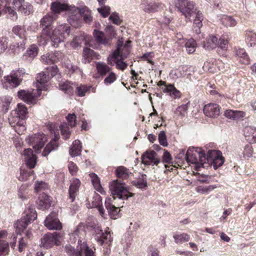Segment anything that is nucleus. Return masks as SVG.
Segmentation results:
<instances>
[{
  "instance_id": "f257e3e1",
  "label": "nucleus",
  "mask_w": 256,
  "mask_h": 256,
  "mask_svg": "<svg viewBox=\"0 0 256 256\" xmlns=\"http://www.w3.org/2000/svg\"><path fill=\"white\" fill-rule=\"evenodd\" d=\"M57 16L52 12L44 16L40 21V25L44 26L40 36L38 38L40 44L45 46L51 40L52 45L57 47L59 44L64 42L70 36V28L66 24L58 26L52 32L48 28L56 20Z\"/></svg>"
},
{
  "instance_id": "f03ea898",
  "label": "nucleus",
  "mask_w": 256,
  "mask_h": 256,
  "mask_svg": "<svg viewBox=\"0 0 256 256\" xmlns=\"http://www.w3.org/2000/svg\"><path fill=\"white\" fill-rule=\"evenodd\" d=\"M14 113L16 116L9 118L10 124L18 134H22L26 130L24 119L28 114V110L24 105L18 104Z\"/></svg>"
},
{
  "instance_id": "7ed1b4c3",
  "label": "nucleus",
  "mask_w": 256,
  "mask_h": 256,
  "mask_svg": "<svg viewBox=\"0 0 256 256\" xmlns=\"http://www.w3.org/2000/svg\"><path fill=\"white\" fill-rule=\"evenodd\" d=\"M186 160L188 164L195 166L196 170L201 166H204L206 164V156L204 152L200 148L190 146L186 154Z\"/></svg>"
},
{
  "instance_id": "20e7f679",
  "label": "nucleus",
  "mask_w": 256,
  "mask_h": 256,
  "mask_svg": "<svg viewBox=\"0 0 256 256\" xmlns=\"http://www.w3.org/2000/svg\"><path fill=\"white\" fill-rule=\"evenodd\" d=\"M26 215L18 220L14 224L16 228V234H20L27 227L28 225L32 222L34 220L37 218V214L35 209L33 208H30L26 209Z\"/></svg>"
},
{
  "instance_id": "39448f33",
  "label": "nucleus",
  "mask_w": 256,
  "mask_h": 256,
  "mask_svg": "<svg viewBox=\"0 0 256 256\" xmlns=\"http://www.w3.org/2000/svg\"><path fill=\"white\" fill-rule=\"evenodd\" d=\"M123 42V38L119 39L116 49L108 58V62L112 66L115 64L116 68L122 70H124L128 66V64L124 62V60L126 58H123L120 54V50Z\"/></svg>"
},
{
  "instance_id": "423d86ee",
  "label": "nucleus",
  "mask_w": 256,
  "mask_h": 256,
  "mask_svg": "<svg viewBox=\"0 0 256 256\" xmlns=\"http://www.w3.org/2000/svg\"><path fill=\"white\" fill-rule=\"evenodd\" d=\"M110 190L113 195L114 198L116 196L120 199L126 200L133 196L128 190L124 183H120L118 180L112 181L110 184Z\"/></svg>"
},
{
  "instance_id": "0eeeda50",
  "label": "nucleus",
  "mask_w": 256,
  "mask_h": 256,
  "mask_svg": "<svg viewBox=\"0 0 256 256\" xmlns=\"http://www.w3.org/2000/svg\"><path fill=\"white\" fill-rule=\"evenodd\" d=\"M47 140V136L41 132L30 134L26 138V143L32 146L36 152H40Z\"/></svg>"
},
{
  "instance_id": "6e6552de",
  "label": "nucleus",
  "mask_w": 256,
  "mask_h": 256,
  "mask_svg": "<svg viewBox=\"0 0 256 256\" xmlns=\"http://www.w3.org/2000/svg\"><path fill=\"white\" fill-rule=\"evenodd\" d=\"M22 70H13L4 77L3 86L6 88H14L18 86L22 82Z\"/></svg>"
},
{
  "instance_id": "1a4fd4ad",
  "label": "nucleus",
  "mask_w": 256,
  "mask_h": 256,
  "mask_svg": "<svg viewBox=\"0 0 256 256\" xmlns=\"http://www.w3.org/2000/svg\"><path fill=\"white\" fill-rule=\"evenodd\" d=\"M62 240V235L56 232L46 234L42 238L40 246L46 248H50L54 245L58 246Z\"/></svg>"
},
{
  "instance_id": "9d476101",
  "label": "nucleus",
  "mask_w": 256,
  "mask_h": 256,
  "mask_svg": "<svg viewBox=\"0 0 256 256\" xmlns=\"http://www.w3.org/2000/svg\"><path fill=\"white\" fill-rule=\"evenodd\" d=\"M176 6L186 18L190 20L194 12V4L188 0H178Z\"/></svg>"
},
{
  "instance_id": "9b49d317",
  "label": "nucleus",
  "mask_w": 256,
  "mask_h": 256,
  "mask_svg": "<svg viewBox=\"0 0 256 256\" xmlns=\"http://www.w3.org/2000/svg\"><path fill=\"white\" fill-rule=\"evenodd\" d=\"M206 160V164H212L215 170L221 166L224 162L222 153L216 150H209L207 154Z\"/></svg>"
},
{
  "instance_id": "f8f14e48",
  "label": "nucleus",
  "mask_w": 256,
  "mask_h": 256,
  "mask_svg": "<svg viewBox=\"0 0 256 256\" xmlns=\"http://www.w3.org/2000/svg\"><path fill=\"white\" fill-rule=\"evenodd\" d=\"M12 4L15 10L25 16L29 15L33 11L32 5L24 0H14Z\"/></svg>"
},
{
  "instance_id": "ddd939ff",
  "label": "nucleus",
  "mask_w": 256,
  "mask_h": 256,
  "mask_svg": "<svg viewBox=\"0 0 256 256\" xmlns=\"http://www.w3.org/2000/svg\"><path fill=\"white\" fill-rule=\"evenodd\" d=\"M44 226L50 230H60L62 224L56 217V212H52L46 218Z\"/></svg>"
},
{
  "instance_id": "4468645a",
  "label": "nucleus",
  "mask_w": 256,
  "mask_h": 256,
  "mask_svg": "<svg viewBox=\"0 0 256 256\" xmlns=\"http://www.w3.org/2000/svg\"><path fill=\"white\" fill-rule=\"evenodd\" d=\"M220 107L214 103H210L204 107V113L208 117L216 118L220 114Z\"/></svg>"
},
{
  "instance_id": "2eb2a0df",
  "label": "nucleus",
  "mask_w": 256,
  "mask_h": 256,
  "mask_svg": "<svg viewBox=\"0 0 256 256\" xmlns=\"http://www.w3.org/2000/svg\"><path fill=\"white\" fill-rule=\"evenodd\" d=\"M76 256H95L93 250L88 245L86 242L78 241Z\"/></svg>"
},
{
  "instance_id": "dca6fc26",
  "label": "nucleus",
  "mask_w": 256,
  "mask_h": 256,
  "mask_svg": "<svg viewBox=\"0 0 256 256\" xmlns=\"http://www.w3.org/2000/svg\"><path fill=\"white\" fill-rule=\"evenodd\" d=\"M156 152L153 150L146 151L142 156V163L145 165H156L160 163Z\"/></svg>"
},
{
  "instance_id": "f3484780",
  "label": "nucleus",
  "mask_w": 256,
  "mask_h": 256,
  "mask_svg": "<svg viewBox=\"0 0 256 256\" xmlns=\"http://www.w3.org/2000/svg\"><path fill=\"white\" fill-rule=\"evenodd\" d=\"M76 8L74 6H69L65 2V0L64 1L63 3L59 1H56L52 3L51 4V10L52 12L55 15L60 13L63 11L66 10H76Z\"/></svg>"
},
{
  "instance_id": "a211bd4d",
  "label": "nucleus",
  "mask_w": 256,
  "mask_h": 256,
  "mask_svg": "<svg viewBox=\"0 0 256 256\" xmlns=\"http://www.w3.org/2000/svg\"><path fill=\"white\" fill-rule=\"evenodd\" d=\"M22 157L26 162V165L30 168H34L37 161L36 156L34 154L32 150L30 148L25 149L22 154Z\"/></svg>"
},
{
  "instance_id": "6ab92c4d",
  "label": "nucleus",
  "mask_w": 256,
  "mask_h": 256,
  "mask_svg": "<svg viewBox=\"0 0 256 256\" xmlns=\"http://www.w3.org/2000/svg\"><path fill=\"white\" fill-rule=\"evenodd\" d=\"M48 76L44 72L38 74L36 76V87L37 88L38 96H40L41 94V91L42 90H46V84L49 80Z\"/></svg>"
},
{
  "instance_id": "aec40b11",
  "label": "nucleus",
  "mask_w": 256,
  "mask_h": 256,
  "mask_svg": "<svg viewBox=\"0 0 256 256\" xmlns=\"http://www.w3.org/2000/svg\"><path fill=\"white\" fill-rule=\"evenodd\" d=\"M50 197L46 194L40 195L37 201V204L39 209L45 210L48 209L51 206Z\"/></svg>"
},
{
  "instance_id": "412c9836",
  "label": "nucleus",
  "mask_w": 256,
  "mask_h": 256,
  "mask_svg": "<svg viewBox=\"0 0 256 256\" xmlns=\"http://www.w3.org/2000/svg\"><path fill=\"white\" fill-rule=\"evenodd\" d=\"M80 181L76 178H74L70 180V184L69 188L70 198L73 202L80 186Z\"/></svg>"
},
{
  "instance_id": "4be33fe9",
  "label": "nucleus",
  "mask_w": 256,
  "mask_h": 256,
  "mask_svg": "<svg viewBox=\"0 0 256 256\" xmlns=\"http://www.w3.org/2000/svg\"><path fill=\"white\" fill-rule=\"evenodd\" d=\"M219 20L221 24L226 28H232L236 26L237 20L232 16L222 15L220 16Z\"/></svg>"
},
{
  "instance_id": "5701e85b",
  "label": "nucleus",
  "mask_w": 256,
  "mask_h": 256,
  "mask_svg": "<svg viewBox=\"0 0 256 256\" xmlns=\"http://www.w3.org/2000/svg\"><path fill=\"white\" fill-rule=\"evenodd\" d=\"M162 6L161 4L155 3H149L147 2H144L140 4L141 8L146 12H155L158 11Z\"/></svg>"
},
{
  "instance_id": "b1692460",
  "label": "nucleus",
  "mask_w": 256,
  "mask_h": 256,
  "mask_svg": "<svg viewBox=\"0 0 256 256\" xmlns=\"http://www.w3.org/2000/svg\"><path fill=\"white\" fill-rule=\"evenodd\" d=\"M34 92L31 93L25 90H20L18 92V96L20 99L27 103H32L35 100V97L38 96L34 94Z\"/></svg>"
},
{
  "instance_id": "393cba45",
  "label": "nucleus",
  "mask_w": 256,
  "mask_h": 256,
  "mask_svg": "<svg viewBox=\"0 0 256 256\" xmlns=\"http://www.w3.org/2000/svg\"><path fill=\"white\" fill-rule=\"evenodd\" d=\"M58 138L59 136H56L46 146L42 153V156H46L52 150H54L58 148Z\"/></svg>"
},
{
  "instance_id": "a878e982",
  "label": "nucleus",
  "mask_w": 256,
  "mask_h": 256,
  "mask_svg": "<svg viewBox=\"0 0 256 256\" xmlns=\"http://www.w3.org/2000/svg\"><path fill=\"white\" fill-rule=\"evenodd\" d=\"M105 204L110 218L114 220L118 218L119 217V208L111 204L109 198L106 200Z\"/></svg>"
},
{
  "instance_id": "bb28decb",
  "label": "nucleus",
  "mask_w": 256,
  "mask_h": 256,
  "mask_svg": "<svg viewBox=\"0 0 256 256\" xmlns=\"http://www.w3.org/2000/svg\"><path fill=\"white\" fill-rule=\"evenodd\" d=\"M245 41L247 45L252 47L256 44V33L252 30L244 32Z\"/></svg>"
},
{
  "instance_id": "cd10ccee",
  "label": "nucleus",
  "mask_w": 256,
  "mask_h": 256,
  "mask_svg": "<svg viewBox=\"0 0 256 256\" xmlns=\"http://www.w3.org/2000/svg\"><path fill=\"white\" fill-rule=\"evenodd\" d=\"M218 38L214 36L210 35L206 38V42H204L203 47L208 50L214 49L217 46Z\"/></svg>"
},
{
  "instance_id": "c85d7f7f",
  "label": "nucleus",
  "mask_w": 256,
  "mask_h": 256,
  "mask_svg": "<svg viewBox=\"0 0 256 256\" xmlns=\"http://www.w3.org/2000/svg\"><path fill=\"white\" fill-rule=\"evenodd\" d=\"M89 176L91 178V181L94 188L101 194H104L106 192L100 184V180L98 176L94 173H90L89 174Z\"/></svg>"
},
{
  "instance_id": "c756f323",
  "label": "nucleus",
  "mask_w": 256,
  "mask_h": 256,
  "mask_svg": "<svg viewBox=\"0 0 256 256\" xmlns=\"http://www.w3.org/2000/svg\"><path fill=\"white\" fill-rule=\"evenodd\" d=\"M163 92L164 93L168 94L173 98H180L181 96L180 92L173 84L165 85V88L163 90Z\"/></svg>"
},
{
  "instance_id": "7c9ffc66",
  "label": "nucleus",
  "mask_w": 256,
  "mask_h": 256,
  "mask_svg": "<svg viewBox=\"0 0 256 256\" xmlns=\"http://www.w3.org/2000/svg\"><path fill=\"white\" fill-rule=\"evenodd\" d=\"M82 150L80 141L78 140H75L70 148V154L72 157L78 156L80 154Z\"/></svg>"
},
{
  "instance_id": "2f4dec72",
  "label": "nucleus",
  "mask_w": 256,
  "mask_h": 256,
  "mask_svg": "<svg viewBox=\"0 0 256 256\" xmlns=\"http://www.w3.org/2000/svg\"><path fill=\"white\" fill-rule=\"evenodd\" d=\"M244 134L248 140L252 142L256 140V128L252 126H246L244 130Z\"/></svg>"
},
{
  "instance_id": "473e14b6",
  "label": "nucleus",
  "mask_w": 256,
  "mask_h": 256,
  "mask_svg": "<svg viewBox=\"0 0 256 256\" xmlns=\"http://www.w3.org/2000/svg\"><path fill=\"white\" fill-rule=\"evenodd\" d=\"M79 12L84 18V21L86 23H90L92 21L91 12L89 8L84 6L78 8Z\"/></svg>"
},
{
  "instance_id": "72a5a7b5",
  "label": "nucleus",
  "mask_w": 256,
  "mask_h": 256,
  "mask_svg": "<svg viewBox=\"0 0 256 256\" xmlns=\"http://www.w3.org/2000/svg\"><path fill=\"white\" fill-rule=\"evenodd\" d=\"M116 176L121 178L126 179L132 174L130 170L124 166H120L116 170Z\"/></svg>"
},
{
  "instance_id": "f704fd0d",
  "label": "nucleus",
  "mask_w": 256,
  "mask_h": 256,
  "mask_svg": "<svg viewBox=\"0 0 256 256\" xmlns=\"http://www.w3.org/2000/svg\"><path fill=\"white\" fill-rule=\"evenodd\" d=\"M25 40L26 39L23 38L22 37L21 39L18 38V40L15 39V42H12V43L10 45V49L14 50H22L24 48L26 44Z\"/></svg>"
},
{
  "instance_id": "c9c22d12",
  "label": "nucleus",
  "mask_w": 256,
  "mask_h": 256,
  "mask_svg": "<svg viewBox=\"0 0 256 256\" xmlns=\"http://www.w3.org/2000/svg\"><path fill=\"white\" fill-rule=\"evenodd\" d=\"M216 185L200 186L196 188V191L200 194H208L215 188H217Z\"/></svg>"
},
{
  "instance_id": "e433bc0d",
  "label": "nucleus",
  "mask_w": 256,
  "mask_h": 256,
  "mask_svg": "<svg viewBox=\"0 0 256 256\" xmlns=\"http://www.w3.org/2000/svg\"><path fill=\"white\" fill-rule=\"evenodd\" d=\"M94 36L96 40L99 43L103 44H106L108 43L109 39L105 37L103 32L94 30Z\"/></svg>"
},
{
  "instance_id": "4c0bfd02",
  "label": "nucleus",
  "mask_w": 256,
  "mask_h": 256,
  "mask_svg": "<svg viewBox=\"0 0 256 256\" xmlns=\"http://www.w3.org/2000/svg\"><path fill=\"white\" fill-rule=\"evenodd\" d=\"M90 38V36H84L81 35L80 36H76L74 38L73 40L70 42V44L72 48H76L80 46V44L84 40L86 43V40H89Z\"/></svg>"
},
{
  "instance_id": "58836bf2",
  "label": "nucleus",
  "mask_w": 256,
  "mask_h": 256,
  "mask_svg": "<svg viewBox=\"0 0 256 256\" xmlns=\"http://www.w3.org/2000/svg\"><path fill=\"white\" fill-rule=\"evenodd\" d=\"M64 67L65 68V71L68 74L71 75L75 72L78 71L80 72V70L76 66H74L71 63L70 60H66L64 63Z\"/></svg>"
},
{
  "instance_id": "ea45409f",
  "label": "nucleus",
  "mask_w": 256,
  "mask_h": 256,
  "mask_svg": "<svg viewBox=\"0 0 256 256\" xmlns=\"http://www.w3.org/2000/svg\"><path fill=\"white\" fill-rule=\"evenodd\" d=\"M96 201L95 202H92V205L88 204V208H97L100 214L102 216H104V208L101 206H100V197L98 195H96Z\"/></svg>"
},
{
  "instance_id": "a19ab883",
  "label": "nucleus",
  "mask_w": 256,
  "mask_h": 256,
  "mask_svg": "<svg viewBox=\"0 0 256 256\" xmlns=\"http://www.w3.org/2000/svg\"><path fill=\"white\" fill-rule=\"evenodd\" d=\"M236 56L240 58V61L244 64L249 63V57L244 48H239L236 50Z\"/></svg>"
},
{
  "instance_id": "79ce46f5",
  "label": "nucleus",
  "mask_w": 256,
  "mask_h": 256,
  "mask_svg": "<svg viewBox=\"0 0 256 256\" xmlns=\"http://www.w3.org/2000/svg\"><path fill=\"white\" fill-rule=\"evenodd\" d=\"M96 66L98 73L102 76H105L111 70L110 67L103 62H98Z\"/></svg>"
},
{
  "instance_id": "37998d69",
  "label": "nucleus",
  "mask_w": 256,
  "mask_h": 256,
  "mask_svg": "<svg viewBox=\"0 0 256 256\" xmlns=\"http://www.w3.org/2000/svg\"><path fill=\"white\" fill-rule=\"evenodd\" d=\"M12 100V98L10 96L0 97V108L3 110L7 111Z\"/></svg>"
},
{
  "instance_id": "c03bdc74",
  "label": "nucleus",
  "mask_w": 256,
  "mask_h": 256,
  "mask_svg": "<svg viewBox=\"0 0 256 256\" xmlns=\"http://www.w3.org/2000/svg\"><path fill=\"white\" fill-rule=\"evenodd\" d=\"M174 242L178 244L187 242L190 240V236L186 233L178 234L173 236Z\"/></svg>"
},
{
  "instance_id": "a18cd8bd",
  "label": "nucleus",
  "mask_w": 256,
  "mask_h": 256,
  "mask_svg": "<svg viewBox=\"0 0 256 256\" xmlns=\"http://www.w3.org/2000/svg\"><path fill=\"white\" fill-rule=\"evenodd\" d=\"M28 192L29 190L28 188V186L24 184L21 186L18 190V198L22 200L27 199L28 197Z\"/></svg>"
},
{
  "instance_id": "49530a36",
  "label": "nucleus",
  "mask_w": 256,
  "mask_h": 256,
  "mask_svg": "<svg viewBox=\"0 0 256 256\" xmlns=\"http://www.w3.org/2000/svg\"><path fill=\"white\" fill-rule=\"evenodd\" d=\"M185 46L187 52L188 54H192L196 50V44L194 39L191 38L186 42Z\"/></svg>"
},
{
  "instance_id": "de8ad7c7",
  "label": "nucleus",
  "mask_w": 256,
  "mask_h": 256,
  "mask_svg": "<svg viewBox=\"0 0 256 256\" xmlns=\"http://www.w3.org/2000/svg\"><path fill=\"white\" fill-rule=\"evenodd\" d=\"M12 32L14 33L16 36L14 38L16 40H18V38L21 39L22 37L23 38H25V36L24 34V30L20 26H15L12 28Z\"/></svg>"
},
{
  "instance_id": "09e8293b",
  "label": "nucleus",
  "mask_w": 256,
  "mask_h": 256,
  "mask_svg": "<svg viewBox=\"0 0 256 256\" xmlns=\"http://www.w3.org/2000/svg\"><path fill=\"white\" fill-rule=\"evenodd\" d=\"M38 48L35 44L30 45L26 50V54L31 58H35L38 54Z\"/></svg>"
},
{
  "instance_id": "8fccbe9b",
  "label": "nucleus",
  "mask_w": 256,
  "mask_h": 256,
  "mask_svg": "<svg viewBox=\"0 0 256 256\" xmlns=\"http://www.w3.org/2000/svg\"><path fill=\"white\" fill-rule=\"evenodd\" d=\"M91 86L85 85H80L76 88V93L79 96H84L89 90Z\"/></svg>"
},
{
  "instance_id": "3c124183",
  "label": "nucleus",
  "mask_w": 256,
  "mask_h": 256,
  "mask_svg": "<svg viewBox=\"0 0 256 256\" xmlns=\"http://www.w3.org/2000/svg\"><path fill=\"white\" fill-rule=\"evenodd\" d=\"M228 41L224 36H222L217 41V46L220 48L226 50L228 48Z\"/></svg>"
},
{
  "instance_id": "603ef678",
  "label": "nucleus",
  "mask_w": 256,
  "mask_h": 256,
  "mask_svg": "<svg viewBox=\"0 0 256 256\" xmlns=\"http://www.w3.org/2000/svg\"><path fill=\"white\" fill-rule=\"evenodd\" d=\"M8 251L9 244L4 240H0V256H4V252L8 254Z\"/></svg>"
},
{
  "instance_id": "864d4df0",
  "label": "nucleus",
  "mask_w": 256,
  "mask_h": 256,
  "mask_svg": "<svg viewBox=\"0 0 256 256\" xmlns=\"http://www.w3.org/2000/svg\"><path fill=\"white\" fill-rule=\"evenodd\" d=\"M60 128L64 138L67 140L69 138L70 135V131L69 128L66 124H63L60 126Z\"/></svg>"
},
{
  "instance_id": "5fc2aeb1",
  "label": "nucleus",
  "mask_w": 256,
  "mask_h": 256,
  "mask_svg": "<svg viewBox=\"0 0 256 256\" xmlns=\"http://www.w3.org/2000/svg\"><path fill=\"white\" fill-rule=\"evenodd\" d=\"M110 8L108 6H103L100 8H98V11L104 17H107L110 14Z\"/></svg>"
},
{
  "instance_id": "6e6d98bb",
  "label": "nucleus",
  "mask_w": 256,
  "mask_h": 256,
  "mask_svg": "<svg viewBox=\"0 0 256 256\" xmlns=\"http://www.w3.org/2000/svg\"><path fill=\"white\" fill-rule=\"evenodd\" d=\"M8 46V40L6 38H0V54L3 53L7 49Z\"/></svg>"
},
{
  "instance_id": "4d7b16f0",
  "label": "nucleus",
  "mask_w": 256,
  "mask_h": 256,
  "mask_svg": "<svg viewBox=\"0 0 256 256\" xmlns=\"http://www.w3.org/2000/svg\"><path fill=\"white\" fill-rule=\"evenodd\" d=\"M56 60L52 59L51 53H48L42 56L41 61L45 64H50L54 62Z\"/></svg>"
},
{
  "instance_id": "13d9d810",
  "label": "nucleus",
  "mask_w": 256,
  "mask_h": 256,
  "mask_svg": "<svg viewBox=\"0 0 256 256\" xmlns=\"http://www.w3.org/2000/svg\"><path fill=\"white\" fill-rule=\"evenodd\" d=\"M203 20V16L202 13L198 12L196 18L194 20V24L196 27H201L202 26V20Z\"/></svg>"
},
{
  "instance_id": "bf43d9fd",
  "label": "nucleus",
  "mask_w": 256,
  "mask_h": 256,
  "mask_svg": "<svg viewBox=\"0 0 256 256\" xmlns=\"http://www.w3.org/2000/svg\"><path fill=\"white\" fill-rule=\"evenodd\" d=\"M158 138L159 142L162 146H168V144L166 140V136L164 131H161L160 132Z\"/></svg>"
},
{
  "instance_id": "052dcab7",
  "label": "nucleus",
  "mask_w": 256,
  "mask_h": 256,
  "mask_svg": "<svg viewBox=\"0 0 256 256\" xmlns=\"http://www.w3.org/2000/svg\"><path fill=\"white\" fill-rule=\"evenodd\" d=\"M105 32L108 36V39H112L116 35V32L112 26H108L105 28Z\"/></svg>"
},
{
  "instance_id": "680f3d73",
  "label": "nucleus",
  "mask_w": 256,
  "mask_h": 256,
  "mask_svg": "<svg viewBox=\"0 0 256 256\" xmlns=\"http://www.w3.org/2000/svg\"><path fill=\"white\" fill-rule=\"evenodd\" d=\"M109 20L116 25H120L122 22V20L116 12L112 13L110 16Z\"/></svg>"
},
{
  "instance_id": "e2e57ef3",
  "label": "nucleus",
  "mask_w": 256,
  "mask_h": 256,
  "mask_svg": "<svg viewBox=\"0 0 256 256\" xmlns=\"http://www.w3.org/2000/svg\"><path fill=\"white\" fill-rule=\"evenodd\" d=\"M182 72L178 69L172 70L170 73V77L174 80H176L182 77Z\"/></svg>"
},
{
  "instance_id": "0e129e2a",
  "label": "nucleus",
  "mask_w": 256,
  "mask_h": 256,
  "mask_svg": "<svg viewBox=\"0 0 256 256\" xmlns=\"http://www.w3.org/2000/svg\"><path fill=\"white\" fill-rule=\"evenodd\" d=\"M60 89L64 91L70 92L73 90L72 84L69 82H66L60 85Z\"/></svg>"
},
{
  "instance_id": "69168bd1",
  "label": "nucleus",
  "mask_w": 256,
  "mask_h": 256,
  "mask_svg": "<svg viewBox=\"0 0 256 256\" xmlns=\"http://www.w3.org/2000/svg\"><path fill=\"white\" fill-rule=\"evenodd\" d=\"M76 117L74 114H69L66 116V119L68 122V123L71 127H74L76 126Z\"/></svg>"
},
{
  "instance_id": "338daca9",
  "label": "nucleus",
  "mask_w": 256,
  "mask_h": 256,
  "mask_svg": "<svg viewBox=\"0 0 256 256\" xmlns=\"http://www.w3.org/2000/svg\"><path fill=\"white\" fill-rule=\"evenodd\" d=\"M15 10L12 9L10 6H8L4 11V14H7L8 16L12 18H16V13Z\"/></svg>"
},
{
  "instance_id": "774afa93",
  "label": "nucleus",
  "mask_w": 256,
  "mask_h": 256,
  "mask_svg": "<svg viewBox=\"0 0 256 256\" xmlns=\"http://www.w3.org/2000/svg\"><path fill=\"white\" fill-rule=\"evenodd\" d=\"M116 79V76L115 74L111 72L108 76L104 80L105 84H110L114 82Z\"/></svg>"
}]
</instances>
